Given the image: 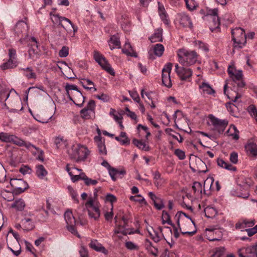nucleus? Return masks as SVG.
Returning a JSON list of instances; mask_svg holds the SVG:
<instances>
[{"label":"nucleus","instance_id":"f257e3e1","mask_svg":"<svg viewBox=\"0 0 257 257\" xmlns=\"http://www.w3.org/2000/svg\"><path fill=\"white\" fill-rule=\"evenodd\" d=\"M66 170L71 177V179L73 182H75L79 180H83L84 183L87 186L95 185L98 182L96 180L91 179L88 178L86 174L81 172L82 170L76 168H70L69 165L66 166Z\"/></svg>","mask_w":257,"mask_h":257},{"label":"nucleus","instance_id":"f03ea898","mask_svg":"<svg viewBox=\"0 0 257 257\" xmlns=\"http://www.w3.org/2000/svg\"><path fill=\"white\" fill-rule=\"evenodd\" d=\"M0 140L5 143H13L20 147H25L28 149L32 148L37 150L38 148L30 142H27L18 137L8 133L2 132L0 133Z\"/></svg>","mask_w":257,"mask_h":257},{"label":"nucleus","instance_id":"7ed1b4c3","mask_svg":"<svg viewBox=\"0 0 257 257\" xmlns=\"http://www.w3.org/2000/svg\"><path fill=\"white\" fill-rule=\"evenodd\" d=\"M94 197H90L85 203L89 216L97 220L100 216V204L96 199L97 193H94Z\"/></svg>","mask_w":257,"mask_h":257},{"label":"nucleus","instance_id":"20e7f679","mask_svg":"<svg viewBox=\"0 0 257 257\" xmlns=\"http://www.w3.org/2000/svg\"><path fill=\"white\" fill-rule=\"evenodd\" d=\"M178 61L183 65H191L196 63L198 55L194 51H189L184 49H179L177 52Z\"/></svg>","mask_w":257,"mask_h":257},{"label":"nucleus","instance_id":"39448f33","mask_svg":"<svg viewBox=\"0 0 257 257\" xmlns=\"http://www.w3.org/2000/svg\"><path fill=\"white\" fill-rule=\"evenodd\" d=\"M232 39L233 41V46L235 49L242 48L246 44V35L243 29L236 28L231 31Z\"/></svg>","mask_w":257,"mask_h":257},{"label":"nucleus","instance_id":"423d86ee","mask_svg":"<svg viewBox=\"0 0 257 257\" xmlns=\"http://www.w3.org/2000/svg\"><path fill=\"white\" fill-rule=\"evenodd\" d=\"M208 118L210 121L209 125L213 126L212 130L219 134L222 133L228 124V121L227 119H219L213 114H209Z\"/></svg>","mask_w":257,"mask_h":257},{"label":"nucleus","instance_id":"0eeeda50","mask_svg":"<svg viewBox=\"0 0 257 257\" xmlns=\"http://www.w3.org/2000/svg\"><path fill=\"white\" fill-rule=\"evenodd\" d=\"M227 72L229 77L237 85L238 87L242 88L245 86V83L243 80V74L242 70H237L234 67L229 65L228 67Z\"/></svg>","mask_w":257,"mask_h":257},{"label":"nucleus","instance_id":"6e6552de","mask_svg":"<svg viewBox=\"0 0 257 257\" xmlns=\"http://www.w3.org/2000/svg\"><path fill=\"white\" fill-rule=\"evenodd\" d=\"M93 58L95 61L101 67V68L105 70L107 73L111 75H114L115 72L111 67L108 61L105 57L100 54L97 51H94Z\"/></svg>","mask_w":257,"mask_h":257},{"label":"nucleus","instance_id":"1a4fd4ad","mask_svg":"<svg viewBox=\"0 0 257 257\" xmlns=\"http://www.w3.org/2000/svg\"><path fill=\"white\" fill-rule=\"evenodd\" d=\"M96 104L94 100H90L87 105L80 111L82 118L85 120L93 119L95 117Z\"/></svg>","mask_w":257,"mask_h":257},{"label":"nucleus","instance_id":"9d476101","mask_svg":"<svg viewBox=\"0 0 257 257\" xmlns=\"http://www.w3.org/2000/svg\"><path fill=\"white\" fill-rule=\"evenodd\" d=\"M50 15L51 16V19L52 21V22L55 24H58L59 25H60L62 27H63L64 29H65V27L64 25L63 24V22H67L70 25H71V27L73 29V32L74 33H75L77 30L78 28L76 26H75L73 23L68 18L60 16L58 14H55L53 12H51L50 13Z\"/></svg>","mask_w":257,"mask_h":257},{"label":"nucleus","instance_id":"9b49d317","mask_svg":"<svg viewBox=\"0 0 257 257\" xmlns=\"http://www.w3.org/2000/svg\"><path fill=\"white\" fill-rule=\"evenodd\" d=\"M10 183L16 194L22 193L29 188L28 184L23 179H11Z\"/></svg>","mask_w":257,"mask_h":257},{"label":"nucleus","instance_id":"f8f14e48","mask_svg":"<svg viewBox=\"0 0 257 257\" xmlns=\"http://www.w3.org/2000/svg\"><path fill=\"white\" fill-rule=\"evenodd\" d=\"M237 253L239 257H257V244L239 248Z\"/></svg>","mask_w":257,"mask_h":257},{"label":"nucleus","instance_id":"ddd939ff","mask_svg":"<svg viewBox=\"0 0 257 257\" xmlns=\"http://www.w3.org/2000/svg\"><path fill=\"white\" fill-rule=\"evenodd\" d=\"M172 64L168 63L166 64L162 71V81L164 85L170 88L172 86L170 78V73L172 70Z\"/></svg>","mask_w":257,"mask_h":257},{"label":"nucleus","instance_id":"4468645a","mask_svg":"<svg viewBox=\"0 0 257 257\" xmlns=\"http://www.w3.org/2000/svg\"><path fill=\"white\" fill-rule=\"evenodd\" d=\"M175 71L181 80H188L192 75V71L191 69L179 67L178 64L175 65Z\"/></svg>","mask_w":257,"mask_h":257},{"label":"nucleus","instance_id":"2eb2a0df","mask_svg":"<svg viewBox=\"0 0 257 257\" xmlns=\"http://www.w3.org/2000/svg\"><path fill=\"white\" fill-rule=\"evenodd\" d=\"M94 140L97 146L99 154L102 155H106L107 151L104 142L102 141L101 135L99 134L98 136L94 137Z\"/></svg>","mask_w":257,"mask_h":257},{"label":"nucleus","instance_id":"dca6fc26","mask_svg":"<svg viewBox=\"0 0 257 257\" xmlns=\"http://www.w3.org/2000/svg\"><path fill=\"white\" fill-rule=\"evenodd\" d=\"M174 219L176 220L178 227L181 231V228L180 227V222H184L186 219L189 220L191 221L192 224L195 225L194 222L191 219L190 217L188 216L186 213H184L181 211H178L176 214Z\"/></svg>","mask_w":257,"mask_h":257},{"label":"nucleus","instance_id":"f3484780","mask_svg":"<svg viewBox=\"0 0 257 257\" xmlns=\"http://www.w3.org/2000/svg\"><path fill=\"white\" fill-rule=\"evenodd\" d=\"M89 153L90 152L87 147L79 145L77 162L85 160L88 156L89 155Z\"/></svg>","mask_w":257,"mask_h":257},{"label":"nucleus","instance_id":"a211bd4d","mask_svg":"<svg viewBox=\"0 0 257 257\" xmlns=\"http://www.w3.org/2000/svg\"><path fill=\"white\" fill-rule=\"evenodd\" d=\"M89 246L95 251L101 252L105 255L108 253V250L97 240H91Z\"/></svg>","mask_w":257,"mask_h":257},{"label":"nucleus","instance_id":"6ab92c4d","mask_svg":"<svg viewBox=\"0 0 257 257\" xmlns=\"http://www.w3.org/2000/svg\"><path fill=\"white\" fill-rule=\"evenodd\" d=\"M179 20L181 25L184 27L192 28L193 24L190 17L185 13H181L179 15Z\"/></svg>","mask_w":257,"mask_h":257},{"label":"nucleus","instance_id":"aec40b11","mask_svg":"<svg viewBox=\"0 0 257 257\" xmlns=\"http://www.w3.org/2000/svg\"><path fill=\"white\" fill-rule=\"evenodd\" d=\"M199 88L203 94L211 95L215 93L214 90L207 82H203L199 85Z\"/></svg>","mask_w":257,"mask_h":257},{"label":"nucleus","instance_id":"412c9836","mask_svg":"<svg viewBox=\"0 0 257 257\" xmlns=\"http://www.w3.org/2000/svg\"><path fill=\"white\" fill-rule=\"evenodd\" d=\"M126 174V171L124 169H117L112 167L109 170V174L111 177V179L115 181L116 178L119 176H123Z\"/></svg>","mask_w":257,"mask_h":257},{"label":"nucleus","instance_id":"4be33fe9","mask_svg":"<svg viewBox=\"0 0 257 257\" xmlns=\"http://www.w3.org/2000/svg\"><path fill=\"white\" fill-rule=\"evenodd\" d=\"M20 71H23V74L27 79H36L37 75L34 72L32 67H28L27 68H21L19 69Z\"/></svg>","mask_w":257,"mask_h":257},{"label":"nucleus","instance_id":"5701e85b","mask_svg":"<svg viewBox=\"0 0 257 257\" xmlns=\"http://www.w3.org/2000/svg\"><path fill=\"white\" fill-rule=\"evenodd\" d=\"M109 46L111 50H113L115 48H120V42L119 38L117 35H114L110 37V40L108 42Z\"/></svg>","mask_w":257,"mask_h":257},{"label":"nucleus","instance_id":"b1692460","mask_svg":"<svg viewBox=\"0 0 257 257\" xmlns=\"http://www.w3.org/2000/svg\"><path fill=\"white\" fill-rule=\"evenodd\" d=\"M137 230H135L133 228L123 229L121 225H119L117 227H116L114 230V234L121 233L124 235H126L127 234H134L137 232Z\"/></svg>","mask_w":257,"mask_h":257},{"label":"nucleus","instance_id":"393cba45","mask_svg":"<svg viewBox=\"0 0 257 257\" xmlns=\"http://www.w3.org/2000/svg\"><path fill=\"white\" fill-rule=\"evenodd\" d=\"M18 62L17 60H12L9 59V60L1 65L0 68L2 70H5L8 69H12L17 66Z\"/></svg>","mask_w":257,"mask_h":257},{"label":"nucleus","instance_id":"a878e982","mask_svg":"<svg viewBox=\"0 0 257 257\" xmlns=\"http://www.w3.org/2000/svg\"><path fill=\"white\" fill-rule=\"evenodd\" d=\"M216 162L217 165L221 168L232 171H235L236 170V167L225 162L222 159L218 158Z\"/></svg>","mask_w":257,"mask_h":257},{"label":"nucleus","instance_id":"bb28decb","mask_svg":"<svg viewBox=\"0 0 257 257\" xmlns=\"http://www.w3.org/2000/svg\"><path fill=\"white\" fill-rule=\"evenodd\" d=\"M36 174L41 179H44L48 174V172L42 165H38L36 167Z\"/></svg>","mask_w":257,"mask_h":257},{"label":"nucleus","instance_id":"cd10ccee","mask_svg":"<svg viewBox=\"0 0 257 257\" xmlns=\"http://www.w3.org/2000/svg\"><path fill=\"white\" fill-rule=\"evenodd\" d=\"M162 29H157L156 30L149 39L152 43L162 41Z\"/></svg>","mask_w":257,"mask_h":257},{"label":"nucleus","instance_id":"c85d7f7f","mask_svg":"<svg viewBox=\"0 0 257 257\" xmlns=\"http://www.w3.org/2000/svg\"><path fill=\"white\" fill-rule=\"evenodd\" d=\"M81 83L85 89L89 90L93 89L94 91H96V89L94 87V83L89 79H82L81 81Z\"/></svg>","mask_w":257,"mask_h":257},{"label":"nucleus","instance_id":"c756f323","mask_svg":"<svg viewBox=\"0 0 257 257\" xmlns=\"http://www.w3.org/2000/svg\"><path fill=\"white\" fill-rule=\"evenodd\" d=\"M153 231L154 236L153 237V240L155 242H158L163 235L162 233L163 228L161 226H158L156 229H154L153 228H151Z\"/></svg>","mask_w":257,"mask_h":257},{"label":"nucleus","instance_id":"7c9ffc66","mask_svg":"<svg viewBox=\"0 0 257 257\" xmlns=\"http://www.w3.org/2000/svg\"><path fill=\"white\" fill-rule=\"evenodd\" d=\"M122 51L124 54L128 56L137 57V55L133 50L132 47L129 42H125Z\"/></svg>","mask_w":257,"mask_h":257},{"label":"nucleus","instance_id":"2f4dec72","mask_svg":"<svg viewBox=\"0 0 257 257\" xmlns=\"http://www.w3.org/2000/svg\"><path fill=\"white\" fill-rule=\"evenodd\" d=\"M64 218L67 223V225L75 224L76 220L71 211L68 210L65 212L64 214Z\"/></svg>","mask_w":257,"mask_h":257},{"label":"nucleus","instance_id":"473e14b6","mask_svg":"<svg viewBox=\"0 0 257 257\" xmlns=\"http://www.w3.org/2000/svg\"><path fill=\"white\" fill-rule=\"evenodd\" d=\"M133 143L139 149L145 151H148L150 150L149 146L142 140L134 139L133 141Z\"/></svg>","mask_w":257,"mask_h":257},{"label":"nucleus","instance_id":"72a5a7b5","mask_svg":"<svg viewBox=\"0 0 257 257\" xmlns=\"http://www.w3.org/2000/svg\"><path fill=\"white\" fill-rule=\"evenodd\" d=\"M21 223L23 226V229L26 231L31 230L34 227L32 220L30 218H24L22 220Z\"/></svg>","mask_w":257,"mask_h":257},{"label":"nucleus","instance_id":"f704fd0d","mask_svg":"<svg viewBox=\"0 0 257 257\" xmlns=\"http://www.w3.org/2000/svg\"><path fill=\"white\" fill-rule=\"evenodd\" d=\"M25 203L23 199H19L16 200L12 204V208H15L18 211H22L25 207Z\"/></svg>","mask_w":257,"mask_h":257},{"label":"nucleus","instance_id":"c9c22d12","mask_svg":"<svg viewBox=\"0 0 257 257\" xmlns=\"http://www.w3.org/2000/svg\"><path fill=\"white\" fill-rule=\"evenodd\" d=\"M28 29V26L26 23L23 21L18 22L16 25L15 31L18 34L26 31Z\"/></svg>","mask_w":257,"mask_h":257},{"label":"nucleus","instance_id":"e433bc0d","mask_svg":"<svg viewBox=\"0 0 257 257\" xmlns=\"http://www.w3.org/2000/svg\"><path fill=\"white\" fill-rule=\"evenodd\" d=\"M246 151L252 156H257V145L253 143H248L245 147Z\"/></svg>","mask_w":257,"mask_h":257},{"label":"nucleus","instance_id":"4c0bfd02","mask_svg":"<svg viewBox=\"0 0 257 257\" xmlns=\"http://www.w3.org/2000/svg\"><path fill=\"white\" fill-rule=\"evenodd\" d=\"M227 132L228 133L230 132L229 136L232 137L234 140H237L239 139V131L234 125H230Z\"/></svg>","mask_w":257,"mask_h":257},{"label":"nucleus","instance_id":"58836bf2","mask_svg":"<svg viewBox=\"0 0 257 257\" xmlns=\"http://www.w3.org/2000/svg\"><path fill=\"white\" fill-rule=\"evenodd\" d=\"M76 98L75 100H72L74 103L78 106L79 107H82L85 101V97L82 95V93L80 91H78L76 94Z\"/></svg>","mask_w":257,"mask_h":257},{"label":"nucleus","instance_id":"ea45409f","mask_svg":"<svg viewBox=\"0 0 257 257\" xmlns=\"http://www.w3.org/2000/svg\"><path fill=\"white\" fill-rule=\"evenodd\" d=\"M54 143L57 149L64 148L67 145L66 141L60 137H57L55 140Z\"/></svg>","mask_w":257,"mask_h":257},{"label":"nucleus","instance_id":"a19ab883","mask_svg":"<svg viewBox=\"0 0 257 257\" xmlns=\"http://www.w3.org/2000/svg\"><path fill=\"white\" fill-rule=\"evenodd\" d=\"M162 222L163 224L167 223L169 225H173V223L171 220L170 215L167 211L165 210L162 211Z\"/></svg>","mask_w":257,"mask_h":257},{"label":"nucleus","instance_id":"79ce46f5","mask_svg":"<svg viewBox=\"0 0 257 257\" xmlns=\"http://www.w3.org/2000/svg\"><path fill=\"white\" fill-rule=\"evenodd\" d=\"M194 44L195 46L198 47V49L204 51L205 52H207L209 50L208 45L201 41H195L194 42Z\"/></svg>","mask_w":257,"mask_h":257},{"label":"nucleus","instance_id":"37998d69","mask_svg":"<svg viewBox=\"0 0 257 257\" xmlns=\"http://www.w3.org/2000/svg\"><path fill=\"white\" fill-rule=\"evenodd\" d=\"M146 242L147 243V248L149 251L153 255L157 256L158 255V250L157 248L152 246V242L148 239H146Z\"/></svg>","mask_w":257,"mask_h":257},{"label":"nucleus","instance_id":"c03bdc74","mask_svg":"<svg viewBox=\"0 0 257 257\" xmlns=\"http://www.w3.org/2000/svg\"><path fill=\"white\" fill-rule=\"evenodd\" d=\"M164 51V47L163 45L161 44H157L154 46L153 52L156 56L158 57L161 56Z\"/></svg>","mask_w":257,"mask_h":257},{"label":"nucleus","instance_id":"a18cd8bd","mask_svg":"<svg viewBox=\"0 0 257 257\" xmlns=\"http://www.w3.org/2000/svg\"><path fill=\"white\" fill-rule=\"evenodd\" d=\"M153 179L155 186L159 187L161 186L163 183L162 179L161 178L160 173L156 171L153 173Z\"/></svg>","mask_w":257,"mask_h":257},{"label":"nucleus","instance_id":"49530a36","mask_svg":"<svg viewBox=\"0 0 257 257\" xmlns=\"http://www.w3.org/2000/svg\"><path fill=\"white\" fill-rule=\"evenodd\" d=\"M192 188L194 193L196 194L201 195L202 194V186L201 183L199 182H194Z\"/></svg>","mask_w":257,"mask_h":257},{"label":"nucleus","instance_id":"de8ad7c7","mask_svg":"<svg viewBox=\"0 0 257 257\" xmlns=\"http://www.w3.org/2000/svg\"><path fill=\"white\" fill-rule=\"evenodd\" d=\"M29 58L36 60L39 58V53L37 49L31 47L28 51Z\"/></svg>","mask_w":257,"mask_h":257},{"label":"nucleus","instance_id":"09e8293b","mask_svg":"<svg viewBox=\"0 0 257 257\" xmlns=\"http://www.w3.org/2000/svg\"><path fill=\"white\" fill-rule=\"evenodd\" d=\"M224 247H218L214 249L213 253L210 257H222L225 252Z\"/></svg>","mask_w":257,"mask_h":257},{"label":"nucleus","instance_id":"8fccbe9b","mask_svg":"<svg viewBox=\"0 0 257 257\" xmlns=\"http://www.w3.org/2000/svg\"><path fill=\"white\" fill-rule=\"evenodd\" d=\"M79 145L77 146H73L71 150L69 151V154L72 159L77 161L78 158Z\"/></svg>","mask_w":257,"mask_h":257},{"label":"nucleus","instance_id":"3c124183","mask_svg":"<svg viewBox=\"0 0 257 257\" xmlns=\"http://www.w3.org/2000/svg\"><path fill=\"white\" fill-rule=\"evenodd\" d=\"M186 8L188 10L192 11L196 9L198 6L196 2L194 0H184Z\"/></svg>","mask_w":257,"mask_h":257},{"label":"nucleus","instance_id":"603ef678","mask_svg":"<svg viewBox=\"0 0 257 257\" xmlns=\"http://www.w3.org/2000/svg\"><path fill=\"white\" fill-rule=\"evenodd\" d=\"M67 189L68 190L69 194L71 195L72 199L73 200L77 203H79V200L78 199V194L76 191L74 190V189L70 186H68L67 187Z\"/></svg>","mask_w":257,"mask_h":257},{"label":"nucleus","instance_id":"864d4df0","mask_svg":"<svg viewBox=\"0 0 257 257\" xmlns=\"http://www.w3.org/2000/svg\"><path fill=\"white\" fill-rule=\"evenodd\" d=\"M66 90L67 91V94L68 95L69 99L71 100H73L72 97L70 96V90H76L77 92L78 91H79L77 88V86L73 84H67L65 87Z\"/></svg>","mask_w":257,"mask_h":257},{"label":"nucleus","instance_id":"5fc2aeb1","mask_svg":"<svg viewBox=\"0 0 257 257\" xmlns=\"http://www.w3.org/2000/svg\"><path fill=\"white\" fill-rule=\"evenodd\" d=\"M159 14L161 20L164 22V23L166 25H168L169 24V21L168 19V15L166 12L165 10L159 11Z\"/></svg>","mask_w":257,"mask_h":257},{"label":"nucleus","instance_id":"6e6d98bb","mask_svg":"<svg viewBox=\"0 0 257 257\" xmlns=\"http://www.w3.org/2000/svg\"><path fill=\"white\" fill-rule=\"evenodd\" d=\"M20 172H21L23 175H25L27 174H31L33 172L32 169L27 165H23L22 166L19 170Z\"/></svg>","mask_w":257,"mask_h":257},{"label":"nucleus","instance_id":"4d7b16f0","mask_svg":"<svg viewBox=\"0 0 257 257\" xmlns=\"http://www.w3.org/2000/svg\"><path fill=\"white\" fill-rule=\"evenodd\" d=\"M250 115L257 121V109L253 105H250L248 108Z\"/></svg>","mask_w":257,"mask_h":257},{"label":"nucleus","instance_id":"13d9d810","mask_svg":"<svg viewBox=\"0 0 257 257\" xmlns=\"http://www.w3.org/2000/svg\"><path fill=\"white\" fill-rule=\"evenodd\" d=\"M10 93L5 89H1L0 90V101H6L9 98Z\"/></svg>","mask_w":257,"mask_h":257},{"label":"nucleus","instance_id":"bf43d9fd","mask_svg":"<svg viewBox=\"0 0 257 257\" xmlns=\"http://www.w3.org/2000/svg\"><path fill=\"white\" fill-rule=\"evenodd\" d=\"M130 199L131 201H133L135 202H138L141 203H144V204H146V202L144 197H143L141 195H138L137 196H131L130 197Z\"/></svg>","mask_w":257,"mask_h":257},{"label":"nucleus","instance_id":"052dcab7","mask_svg":"<svg viewBox=\"0 0 257 257\" xmlns=\"http://www.w3.org/2000/svg\"><path fill=\"white\" fill-rule=\"evenodd\" d=\"M6 179V171L2 164L0 163V183H3Z\"/></svg>","mask_w":257,"mask_h":257},{"label":"nucleus","instance_id":"680f3d73","mask_svg":"<svg viewBox=\"0 0 257 257\" xmlns=\"http://www.w3.org/2000/svg\"><path fill=\"white\" fill-rule=\"evenodd\" d=\"M213 180L212 178H207L204 182V186H203V193L206 194L205 192V188H209L210 189L211 188V186L212 185V183L213 182Z\"/></svg>","mask_w":257,"mask_h":257},{"label":"nucleus","instance_id":"e2e57ef3","mask_svg":"<svg viewBox=\"0 0 257 257\" xmlns=\"http://www.w3.org/2000/svg\"><path fill=\"white\" fill-rule=\"evenodd\" d=\"M69 54V48L66 46H63L60 50L59 55L60 57H66Z\"/></svg>","mask_w":257,"mask_h":257},{"label":"nucleus","instance_id":"0e129e2a","mask_svg":"<svg viewBox=\"0 0 257 257\" xmlns=\"http://www.w3.org/2000/svg\"><path fill=\"white\" fill-rule=\"evenodd\" d=\"M174 154L177 156L180 160H184L185 158V152L182 150L177 149L175 150Z\"/></svg>","mask_w":257,"mask_h":257},{"label":"nucleus","instance_id":"69168bd1","mask_svg":"<svg viewBox=\"0 0 257 257\" xmlns=\"http://www.w3.org/2000/svg\"><path fill=\"white\" fill-rule=\"evenodd\" d=\"M96 97L102 101L104 102H108L110 100V97L109 96L106 94L102 93L100 95H96Z\"/></svg>","mask_w":257,"mask_h":257},{"label":"nucleus","instance_id":"338daca9","mask_svg":"<svg viewBox=\"0 0 257 257\" xmlns=\"http://www.w3.org/2000/svg\"><path fill=\"white\" fill-rule=\"evenodd\" d=\"M235 228L237 229H240L241 231H245L246 228V226L244 224L243 219L239 220L235 224Z\"/></svg>","mask_w":257,"mask_h":257},{"label":"nucleus","instance_id":"774afa93","mask_svg":"<svg viewBox=\"0 0 257 257\" xmlns=\"http://www.w3.org/2000/svg\"><path fill=\"white\" fill-rule=\"evenodd\" d=\"M245 231H246L247 235L249 236H252L257 233V224L250 228L245 229Z\"/></svg>","mask_w":257,"mask_h":257}]
</instances>
